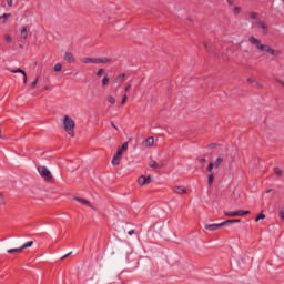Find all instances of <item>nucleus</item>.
<instances>
[{
    "instance_id": "obj_48",
    "label": "nucleus",
    "mask_w": 284,
    "mask_h": 284,
    "mask_svg": "<svg viewBox=\"0 0 284 284\" xmlns=\"http://www.w3.org/2000/svg\"><path fill=\"white\" fill-rule=\"evenodd\" d=\"M111 125H112V128H114V130H119V129L116 128V125H114V123H111Z\"/></svg>"
},
{
    "instance_id": "obj_52",
    "label": "nucleus",
    "mask_w": 284,
    "mask_h": 284,
    "mask_svg": "<svg viewBox=\"0 0 284 284\" xmlns=\"http://www.w3.org/2000/svg\"><path fill=\"white\" fill-rule=\"evenodd\" d=\"M0 136H1V131H0Z\"/></svg>"
},
{
    "instance_id": "obj_7",
    "label": "nucleus",
    "mask_w": 284,
    "mask_h": 284,
    "mask_svg": "<svg viewBox=\"0 0 284 284\" xmlns=\"http://www.w3.org/2000/svg\"><path fill=\"white\" fill-rule=\"evenodd\" d=\"M256 27L260 28V30H262L263 34H267V23H265V21L263 20H257L256 21Z\"/></svg>"
},
{
    "instance_id": "obj_30",
    "label": "nucleus",
    "mask_w": 284,
    "mask_h": 284,
    "mask_svg": "<svg viewBox=\"0 0 284 284\" xmlns=\"http://www.w3.org/2000/svg\"><path fill=\"white\" fill-rule=\"evenodd\" d=\"M4 41H6L7 43H12V37H10V34H6V36H4Z\"/></svg>"
},
{
    "instance_id": "obj_39",
    "label": "nucleus",
    "mask_w": 284,
    "mask_h": 284,
    "mask_svg": "<svg viewBox=\"0 0 284 284\" xmlns=\"http://www.w3.org/2000/svg\"><path fill=\"white\" fill-rule=\"evenodd\" d=\"M229 6H231L232 8L234 7L235 0H226Z\"/></svg>"
},
{
    "instance_id": "obj_11",
    "label": "nucleus",
    "mask_w": 284,
    "mask_h": 284,
    "mask_svg": "<svg viewBox=\"0 0 284 284\" xmlns=\"http://www.w3.org/2000/svg\"><path fill=\"white\" fill-rule=\"evenodd\" d=\"M121 159H123V155L115 154L112 159V165L116 168V165H121Z\"/></svg>"
},
{
    "instance_id": "obj_38",
    "label": "nucleus",
    "mask_w": 284,
    "mask_h": 284,
    "mask_svg": "<svg viewBox=\"0 0 284 284\" xmlns=\"http://www.w3.org/2000/svg\"><path fill=\"white\" fill-rule=\"evenodd\" d=\"M130 88H132V84H128V85L124 88V94H128V91L130 90Z\"/></svg>"
},
{
    "instance_id": "obj_51",
    "label": "nucleus",
    "mask_w": 284,
    "mask_h": 284,
    "mask_svg": "<svg viewBox=\"0 0 284 284\" xmlns=\"http://www.w3.org/2000/svg\"><path fill=\"white\" fill-rule=\"evenodd\" d=\"M44 90H48V87H45Z\"/></svg>"
},
{
    "instance_id": "obj_13",
    "label": "nucleus",
    "mask_w": 284,
    "mask_h": 284,
    "mask_svg": "<svg viewBox=\"0 0 284 284\" xmlns=\"http://www.w3.org/2000/svg\"><path fill=\"white\" fill-rule=\"evenodd\" d=\"M125 150H128V142H124L122 146L118 148L116 154L123 156V152H125Z\"/></svg>"
},
{
    "instance_id": "obj_33",
    "label": "nucleus",
    "mask_w": 284,
    "mask_h": 284,
    "mask_svg": "<svg viewBox=\"0 0 284 284\" xmlns=\"http://www.w3.org/2000/svg\"><path fill=\"white\" fill-rule=\"evenodd\" d=\"M104 73H105V70L99 69L97 72V77H103Z\"/></svg>"
},
{
    "instance_id": "obj_17",
    "label": "nucleus",
    "mask_w": 284,
    "mask_h": 284,
    "mask_svg": "<svg viewBox=\"0 0 284 284\" xmlns=\"http://www.w3.org/2000/svg\"><path fill=\"white\" fill-rule=\"evenodd\" d=\"M247 214H250V211H243V210L235 211V216H245Z\"/></svg>"
},
{
    "instance_id": "obj_8",
    "label": "nucleus",
    "mask_w": 284,
    "mask_h": 284,
    "mask_svg": "<svg viewBox=\"0 0 284 284\" xmlns=\"http://www.w3.org/2000/svg\"><path fill=\"white\" fill-rule=\"evenodd\" d=\"M74 201H78V203H81L82 205H88L89 207H91V210H97V207L92 206L90 201H88L83 197H74Z\"/></svg>"
},
{
    "instance_id": "obj_26",
    "label": "nucleus",
    "mask_w": 284,
    "mask_h": 284,
    "mask_svg": "<svg viewBox=\"0 0 284 284\" xmlns=\"http://www.w3.org/2000/svg\"><path fill=\"white\" fill-rule=\"evenodd\" d=\"M63 65H61V63H57L53 68L54 72H61Z\"/></svg>"
},
{
    "instance_id": "obj_50",
    "label": "nucleus",
    "mask_w": 284,
    "mask_h": 284,
    "mask_svg": "<svg viewBox=\"0 0 284 284\" xmlns=\"http://www.w3.org/2000/svg\"><path fill=\"white\" fill-rule=\"evenodd\" d=\"M270 192H272V189L267 190V191H266V194H270Z\"/></svg>"
},
{
    "instance_id": "obj_47",
    "label": "nucleus",
    "mask_w": 284,
    "mask_h": 284,
    "mask_svg": "<svg viewBox=\"0 0 284 284\" xmlns=\"http://www.w3.org/2000/svg\"><path fill=\"white\" fill-rule=\"evenodd\" d=\"M205 158H202L201 160H200V163H205Z\"/></svg>"
},
{
    "instance_id": "obj_36",
    "label": "nucleus",
    "mask_w": 284,
    "mask_h": 284,
    "mask_svg": "<svg viewBox=\"0 0 284 284\" xmlns=\"http://www.w3.org/2000/svg\"><path fill=\"white\" fill-rule=\"evenodd\" d=\"M0 204L1 205L6 204V200H3V193H0Z\"/></svg>"
},
{
    "instance_id": "obj_37",
    "label": "nucleus",
    "mask_w": 284,
    "mask_h": 284,
    "mask_svg": "<svg viewBox=\"0 0 284 284\" xmlns=\"http://www.w3.org/2000/svg\"><path fill=\"white\" fill-rule=\"evenodd\" d=\"M125 79V73H122L118 77V81H123Z\"/></svg>"
},
{
    "instance_id": "obj_28",
    "label": "nucleus",
    "mask_w": 284,
    "mask_h": 284,
    "mask_svg": "<svg viewBox=\"0 0 284 284\" xmlns=\"http://www.w3.org/2000/svg\"><path fill=\"white\" fill-rule=\"evenodd\" d=\"M126 102H128V93H123L121 105H125Z\"/></svg>"
},
{
    "instance_id": "obj_40",
    "label": "nucleus",
    "mask_w": 284,
    "mask_h": 284,
    "mask_svg": "<svg viewBox=\"0 0 284 284\" xmlns=\"http://www.w3.org/2000/svg\"><path fill=\"white\" fill-rule=\"evenodd\" d=\"M280 219L284 221V210L280 211Z\"/></svg>"
},
{
    "instance_id": "obj_12",
    "label": "nucleus",
    "mask_w": 284,
    "mask_h": 284,
    "mask_svg": "<svg viewBox=\"0 0 284 284\" xmlns=\"http://www.w3.org/2000/svg\"><path fill=\"white\" fill-rule=\"evenodd\" d=\"M149 166H151L153 170H161V168H163V163L160 164L159 162L151 160L149 162Z\"/></svg>"
},
{
    "instance_id": "obj_31",
    "label": "nucleus",
    "mask_w": 284,
    "mask_h": 284,
    "mask_svg": "<svg viewBox=\"0 0 284 284\" xmlns=\"http://www.w3.org/2000/svg\"><path fill=\"white\" fill-rule=\"evenodd\" d=\"M212 183H214V173L209 175V185H212Z\"/></svg>"
},
{
    "instance_id": "obj_21",
    "label": "nucleus",
    "mask_w": 284,
    "mask_h": 284,
    "mask_svg": "<svg viewBox=\"0 0 284 284\" xmlns=\"http://www.w3.org/2000/svg\"><path fill=\"white\" fill-rule=\"evenodd\" d=\"M223 223H225V225H232V223H241V220L236 219V220H226Z\"/></svg>"
},
{
    "instance_id": "obj_44",
    "label": "nucleus",
    "mask_w": 284,
    "mask_h": 284,
    "mask_svg": "<svg viewBox=\"0 0 284 284\" xmlns=\"http://www.w3.org/2000/svg\"><path fill=\"white\" fill-rule=\"evenodd\" d=\"M12 3H13V0H7V6H9L10 8H11Z\"/></svg>"
},
{
    "instance_id": "obj_14",
    "label": "nucleus",
    "mask_w": 284,
    "mask_h": 284,
    "mask_svg": "<svg viewBox=\"0 0 284 284\" xmlns=\"http://www.w3.org/2000/svg\"><path fill=\"white\" fill-rule=\"evenodd\" d=\"M173 192L175 194H185L187 192V190L183 186H174Z\"/></svg>"
},
{
    "instance_id": "obj_29",
    "label": "nucleus",
    "mask_w": 284,
    "mask_h": 284,
    "mask_svg": "<svg viewBox=\"0 0 284 284\" xmlns=\"http://www.w3.org/2000/svg\"><path fill=\"white\" fill-rule=\"evenodd\" d=\"M225 216H236V211H226Z\"/></svg>"
},
{
    "instance_id": "obj_6",
    "label": "nucleus",
    "mask_w": 284,
    "mask_h": 284,
    "mask_svg": "<svg viewBox=\"0 0 284 284\" xmlns=\"http://www.w3.org/2000/svg\"><path fill=\"white\" fill-rule=\"evenodd\" d=\"M152 179L150 176H144V175H141L139 179H138V183L139 185H141V187H143V185H149V183H151Z\"/></svg>"
},
{
    "instance_id": "obj_15",
    "label": "nucleus",
    "mask_w": 284,
    "mask_h": 284,
    "mask_svg": "<svg viewBox=\"0 0 284 284\" xmlns=\"http://www.w3.org/2000/svg\"><path fill=\"white\" fill-rule=\"evenodd\" d=\"M21 39L26 40L28 39V26H23L20 31Z\"/></svg>"
},
{
    "instance_id": "obj_32",
    "label": "nucleus",
    "mask_w": 284,
    "mask_h": 284,
    "mask_svg": "<svg viewBox=\"0 0 284 284\" xmlns=\"http://www.w3.org/2000/svg\"><path fill=\"white\" fill-rule=\"evenodd\" d=\"M264 219H265V214L261 213L260 215H257V216L255 217V221L258 222V221H262V220H264Z\"/></svg>"
},
{
    "instance_id": "obj_35",
    "label": "nucleus",
    "mask_w": 284,
    "mask_h": 284,
    "mask_svg": "<svg viewBox=\"0 0 284 284\" xmlns=\"http://www.w3.org/2000/svg\"><path fill=\"white\" fill-rule=\"evenodd\" d=\"M38 83H39V78H37L36 81L31 83L32 90H34V88H37Z\"/></svg>"
},
{
    "instance_id": "obj_42",
    "label": "nucleus",
    "mask_w": 284,
    "mask_h": 284,
    "mask_svg": "<svg viewBox=\"0 0 284 284\" xmlns=\"http://www.w3.org/2000/svg\"><path fill=\"white\" fill-rule=\"evenodd\" d=\"M135 232H136V231H134V230H130V231L128 232V234H129V236H132V235L135 234Z\"/></svg>"
},
{
    "instance_id": "obj_43",
    "label": "nucleus",
    "mask_w": 284,
    "mask_h": 284,
    "mask_svg": "<svg viewBox=\"0 0 284 284\" xmlns=\"http://www.w3.org/2000/svg\"><path fill=\"white\" fill-rule=\"evenodd\" d=\"M70 254H72V252H70V253H68V254L63 255V256L61 257V261H63V260L68 258V256H70Z\"/></svg>"
},
{
    "instance_id": "obj_20",
    "label": "nucleus",
    "mask_w": 284,
    "mask_h": 284,
    "mask_svg": "<svg viewBox=\"0 0 284 284\" xmlns=\"http://www.w3.org/2000/svg\"><path fill=\"white\" fill-rule=\"evenodd\" d=\"M32 245H34V242H33V241L26 242V243L21 246V250H26V248H28V247H32Z\"/></svg>"
},
{
    "instance_id": "obj_49",
    "label": "nucleus",
    "mask_w": 284,
    "mask_h": 284,
    "mask_svg": "<svg viewBox=\"0 0 284 284\" xmlns=\"http://www.w3.org/2000/svg\"><path fill=\"white\" fill-rule=\"evenodd\" d=\"M19 48H20L21 50H23V44H19Z\"/></svg>"
},
{
    "instance_id": "obj_18",
    "label": "nucleus",
    "mask_w": 284,
    "mask_h": 284,
    "mask_svg": "<svg viewBox=\"0 0 284 284\" xmlns=\"http://www.w3.org/2000/svg\"><path fill=\"white\" fill-rule=\"evenodd\" d=\"M273 172L276 174V176H278V179H281V176H283V171L278 166H275L273 169Z\"/></svg>"
},
{
    "instance_id": "obj_27",
    "label": "nucleus",
    "mask_w": 284,
    "mask_h": 284,
    "mask_svg": "<svg viewBox=\"0 0 284 284\" xmlns=\"http://www.w3.org/2000/svg\"><path fill=\"white\" fill-rule=\"evenodd\" d=\"M248 17H250V19H258V13L252 11V12L248 13Z\"/></svg>"
},
{
    "instance_id": "obj_34",
    "label": "nucleus",
    "mask_w": 284,
    "mask_h": 284,
    "mask_svg": "<svg viewBox=\"0 0 284 284\" xmlns=\"http://www.w3.org/2000/svg\"><path fill=\"white\" fill-rule=\"evenodd\" d=\"M206 170H207V172L212 173V170H214V162H211Z\"/></svg>"
},
{
    "instance_id": "obj_45",
    "label": "nucleus",
    "mask_w": 284,
    "mask_h": 284,
    "mask_svg": "<svg viewBox=\"0 0 284 284\" xmlns=\"http://www.w3.org/2000/svg\"><path fill=\"white\" fill-rule=\"evenodd\" d=\"M254 81H255V80H254L253 78H248V79H247V83H254Z\"/></svg>"
},
{
    "instance_id": "obj_23",
    "label": "nucleus",
    "mask_w": 284,
    "mask_h": 284,
    "mask_svg": "<svg viewBox=\"0 0 284 284\" xmlns=\"http://www.w3.org/2000/svg\"><path fill=\"white\" fill-rule=\"evenodd\" d=\"M110 84V77L105 75L103 79H102V85L105 87V85H109Z\"/></svg>"
},
{
    "instance_id": "obj_4",
    "label": "nucleus",
    "mask_w": 284,
    "mask_h": 284,
    "mask_svg": "<svg viewBox=\"0 0 284 284\" xmlns=\"http://www.w3.org/2000/svg\"><path fill=\"white\" fill-rule=\"evenodd\" d=\"M38 172L42 179L48 182L52 181V173L45 166H38Z\"/></svg>"
},
{
    "instance_id": "obj_25",
    "label": "nucleus",
    "mask_w": 284,
    "mask_h": 284,
    "mask_svg": "<svg viewBox=\"0 0 284 284\" xmlns=\"http://www.w3.org/2000/svg\"><path fill=\"white\" fill-rule=\"evenodd\" d=\"M233 13L234 14H241V7H237V6H233Z\"/></svg>"
},
{
    "instance_id": "obj_3",
    "label": "nucleus",
    "mask_w": 284,
    "mask_h": 284,
    "mask_svg": "<svg viewBox=\"0 0 284 284\" xmlns=\"http://www.w3.org/2000/svg\"><path fill=\"white\" fill-rule=\"evenodd\" d=\"M110 61H112V59L110 58H82L81 59V63H94V64L110 63Z\"/></svg>"
},
{
    "instance_id": "obj_10",
    "label": "nucleus",
    "mask_w": 284,
    "mask_h": 284,
    "mask_svg": "<svg viewBox=\"0 0 284 284\" xmlns=\"http://www.w3.org/2000/svg\"><path fill=\"white\" fill-rule=\"evenodd\" d=\"M64 60L68 62V63H75L77 59L74 58V55L71 53V52H67L64 54Z\"/></svg>"
},
{
    "instance_id": "obj_16",
    "label": "nucleus",
    "mask_w": 284,
    "mask_h": 284,
    "mask_svg": "<svg viewBox=\"0 0 284 284\" xmlns=\"http://www.w3.org/2000/svg\"><path fill=\"white\" fill-rule=\"evenodd\" d=\"M145 148H153L154 146V136H149L144 142Z\"/></svg>"
},
{
    "instance_id": "obj_9",
    "label": "nucleus",
    "mask_w": 284,
    "mask_h": 284,
    "mask_svg": "<svg viewBox=\"0 0 284 284\" xmlns=\"http://www.w3.org/2000/svg\"><path fill=\"white\" fill-rule=\"evenodd\" d=\"M12 74H22L23 77V83H28V74H26V71L22 69L11 70Z\"/></svg>"
},
{
    "instance_id": "obj_22",
    "label": "nucleus",
    "mask_w": 284,
    "mask_h": 284,
    "mask_svg": "<svg viewBox=\"0 0 284 284\" xmlns=\"http://www.w3.org/2000/svg\"><path fill=\"white\" fill-rule=\"evenodd\" d=\"M106 101H108V103H111V105H114L116 103V99H114V97H112V95H109L106 98Z\"/></svg>"
},
{
    "instance_id": "obj_46",
    "label": "nucleus",
    "mask_w": 284,
    "mask_h": 284,
    "mask_svg": "<svg viewBox=\"0 0 284 284\" xmlns=\"http://www.w3.org/2000/svg\"><path fill=\"white\" fill-rule=\"evenodd\" d=\"M209 148L212 150V149L216 148V144H211V145H209Z\"/></svg>"
},
{
    "instance_id": "obj_41",
    "label": "nucleus",
    "mask_w": 284,
    "mask_h": 284,
    "mask_svg": "<svg viewBox=\"0 0 284 284\" xmlns=\"http://www.w3.org/2000/svg\"><path fill=\"white\" fill-rule=\"evenodd\" d=\"M10 18V13H4L2 17H0V19H8Z\"/></svg>"
},
{
    "instance_id": "obj_19",
    "label": "nucleus",
    "mask_w": 284,
    "mask_h": 284,
    "mask_svg": "<svg viewBox=\"0 0 284 284\" xmlns=\"http://www.w3.org/2000/svg\"><path fill=\"white\" fill-rule=\"evenodd\" d=\"M221 163H223V156H219L216 161L213 163L214 168H220Z\"/></svg>"
},
{
    "instance_id": "obj_5",
    "label": "nucleus",
    "mask_w": 284,
    "mask_h": 284,
    "mask_svg": "<svg viewBox=\"0 0 284 284\" xmlns=\"http://www.w3.org/2000/svg\"><path fill=\"white\" fill-rule=\"evenodd\" d=\"M221 227H225V223L221 222L217 224H206L205 230H209L210 232H215V230H219Z\"/></svg>"
},
{
    "instance_id": "obj_2",
    "label": "nucleus",
    "mask_w": 284,
    "mask_h": 284,
    "mask_svg": "<svg viewBox=\"0 0 284 284\" xmlns=\"http://www.w3.org/2000/svg\"><path fill=\"white\" fill-rule=\"evenodd\" d=\"M75 123L74 120H72V118H70L69 115L64 116V121H63V129L65 130V132L70 135V136H74V128H75Z\"/></svg>"
},
{
    "instance_id": "obj_24",
    "label": "nucleus",
    "mask_w": 284,
    "mask_h": 284,
    "mask_svg": "<svg viewBox=\"0 0 284 284\" xmlns=\"http://www.w3.org/2000/svg\"><path fill=\"white\" fill-rule=\"evenodd\" d=\"M14 252H23V250L21 247L8 250V254H14Z\"/></svg>"
},
{
    "instance_id": "obj_1",
    "label": "nucleus",
    "mask_w": 284,
    "mask_h": 284,
    "mask_svg": "<svg viewBox=\"0 0 284 284\" xmlns=\"http://www.w3.org/2000/svg\"><path fill=\"white\" fill-rule=\"evenodd\" d=\"M250 44L254 45L258 52H265L270 57H274L275 59H278V57H282L283 51L281 49H274L270 44H263L261 40L254 36H251L248 38Z\"/></svg>"
}]
</instances>
